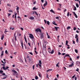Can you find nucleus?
Wrapping results in <instances>:
<instances>
[{"label":"nucleus","instance_id":"1","mask_svg":"<svg viewBox=\"0 0 80 80\" xmlns=\"http://www.w3.org/2000/svg\"><path fill=\"white\" fill-rule=\"evenodd\" d=\"M35 32H37V33H38V32H40V33H42V30H41V29H40L39 28H38L36 29V30H35Z\"/></svg>","mask_w":80,"mask_h":80},{"label":"nucleus","instance_id":"2","mask_svg":"<svg viewBox=\"0 0 80 80\" xmlns=\"http://www.w3.org/2000/svg\"><path fill=\"white\" fill-rule=\"evenodd\" d=\"M44 43H45V44L44 47H43V50H46V49H45L46 48V45L48 43V42L47 41H44Z\"/></svg>","mask_w":80,"mask_h":80},{"label":"nucleus","instance_id":"3","mask_svg":"<svg viewBox=\"0 0 80 80\" xmlns=\"http://www.w3.org/2000/svg\"><path fill=\"white\" fill-rule=\"evenodd\" d=\"M44 34V33L43 32L41 33V34L40 35V38L41 39H42L44 38V36L43 35V34Z\"/></svg>","mask_w":80,"mask_h":80},{"label":"nucleus","instance_id":"4","mask_svg":"<svg viewBox=\"0 0 80 80\" xmlns=\"http://www.w3.org/2000/svg\"><path fill=\"white\" fill-rule=\"evenodd\" d=\"M71 64L69 65V67H73V66L74 65V62H71Z\"/></svg>","mask_w":80,"mask_h":80},{"label":"nucleus","instance_id":"5","mask_svg":"<svg viewBox=\"0 0 80 80\" xmlns=\"http://www.w3.org/2000/svg\"><path fill=\"white\" fill-rule=\"evenodd\" d=\"M29 36H30L29 37H30V38L33 39L34 38V37H33V34H30Z\"/></svg>","mask_w":80,"mask_h":80},{"label":"nucleus","instance_id":"6","mask_svg":"<svg viewBox=\"0 0 80 80\" xmlns=\"http://www.w3.org/2000/svg\"><path fill=\"white\" fill-rule=\"evenodd\" d=\"M38 65L39 67H42V62L41 60H40L39 62V63L38 64Z\"/></svg>","mask_w":80,"mask_h":80},{"label":"nucleus","instance_id":"7","mask_svg":"<svg viewBox=\"0 0 80 80\" xmlns=\"http://www.w3.org/2000/svg\"><path fill=\"white\" fill-rule=\"evenodd\" d=\"M8 68H9V67L8 66H7L6 67V68H5V66L2 67V68L3 69V70H7V69H8Z\"/></svg>","mask_w":80,"mask_h":80},{"label":"nucleus","instance_id":"8","mask_svg":"<svg viewBox=\"0 0 80 80\" xmlns=\"http://www.w3.org/2000/svg\"><path fill=\"white\" fill-rule=\"evenodd\" d=\"M29 19H30V20H33L35 19V18L31 16L30 18H29Z\"/></svg>","mask_w":80,"mask_h":80},{"label":"nucleus","instance_id":"9","mask_svg":"<svg viewBox=\"0 0 80 80\" xmlns=\"http://www.w3.org/2000/svg\"><path fill=\"white\" fill-rule=\"evenodd\" d=\"M73 13L74 14V15L75 17L76 18H78V16H77V14L75 13V12H73Z\"/></svg>","mask_w":80,"mask_h":80},{"label":"nucleus","instance_id":"10","mask_svg":"<svg viewBox=\"0 0 80 80\" xmlns=\"http://www.w3.org/2000/svg\"><path fill=\"white\" fill-rule=\"evenodd\" d=\"M4 34H2L1 36V40H3V38H4Z\"/></svg>","mask_w":80,"mask_h":80},{"label":"nucleus","instance_id":"11","mask_svg":"<svg viewBox=\"0 0 80 80\" xmlns=\"http://www.w3.org/2000/svg\"><path fill=\"white\" fill-rule=\"evenodd\" d=\"M4 52V51H2L1 52V57H3V55H4V54H3V52Z\"/></svg>","mask_w":80,"mask_h":80},{"label":"nucleus","instance_id":"12","mask_svg":"<svg viewBox=\"0 0 80 80\" xmlns=\"http://www.w3.org/2000/svg\"><path fill=\"white\" fill-rule=\"evenodd\" d=\"M24 39L26 42L27 43V38H26V37L25 36V35H24Z\"/></svg>","mask_w":80,"mask_h":80},{"label":"nucleus","instance_id":"13","mask_svg":"<svg viewBox=\"0 0 80 80\" xmlns=\"http://www.w3.org/2000/svg\"><path fill=\"white\" fill-rule=\"evenodd\" d=\"M12 71V72H13L14 73L16 74L17 73V72L15 70H14L13 69Z\"/></svg>","mask_w":80,"mask_h":80},{"label":"nucleus","instance_id":"14","mask_svg":"<svg viewBox=\"0 0 80 80\" xmlns=\"http://www.w3.org/2000/svg\"><path fill=\"white\" fill-rule=\"evenodd\" d=\"M75 38H78V34H76L75 36Z\"/></svg>","mask_w":80,"mask_h":80},{"label":"nucleus","instance_id":"15","mask_svg":"<svg viewBox=\"0 0 80 80\" xmlns=\"http://www.w3.org/2000/svg\"><path fill=\"white\" fill-rule=\"evenodd\" d=\"M21 44L22 47V49H23V42H22V41H21Z\"/></svg>","mask_w":80,"mask_h":80},{"label":"nucleus","instance_id":"16","mask_svg":"<svg viewBox=\"0 0 80 80\" xmlns=\"http://www.w3.org/2000/svg\"><path fill=\"white\" fill-rule=\"evenodd\" d=\"M50 12H52V13H54V14H55V12H54V11H53V10L51 9L50 11Z\"/></svg>","mask_w":80,"mask_h":80},{"label":"nucleus","instance_id":"17","mask_svg":"<svg viewBox=\"0 0 80 80\" xmlns=\"http://www.w3.org/2000/svg\"><path fill=\"white\" fill-rule=\"evenodd\" d=\"M58 28H59L58 27H54V28L56 29V31H57V30H58Z\"/></svg>","mask_w":80,"mask_h":80},{"label":"nucleus","instance_id":"18","mask_svg":"<svg viewBox=\"0 0 80 80\" xmlns=\"http://www.w3.org/2000/svg\"><path fill=\"white\" fill-rule=\"evenodd\" d=\"M47 2H46L43 4V6L44 7H45V6H47Z\"/></svg>","mask_w":80,"mask_h":80},{"label":"nucleus","instance_id":"19","mask_svg":"<svg viewBox=\"0 0 80 80\" xmlns=\"http://www.w3.org/2000/svg\"><path fill=\"white\" fill-rule=\"evenodd\" d=\"M18 7V6H16V7L17 8H16V10L17 11H18L19 10V7Z\"/></svg>","mask_w":80,"mask_h":80},{"label":"nucleus","instance_id":"20","mask_svg":"<svg viewBox=\"0 0 80 80\" xmlns=\"http://www.w3.org/2000/svg\"><path fill=\"white\" fill-rule=\"evenodd\" d=\"M76 42L77 43H78V42H79V41L78 40V38H76Z\"/></svg>","mask_w":80,"mask_h":80},{"label":"nucleus","instance_id":"21","mask_svg":"<svg viewBox=\"0 0 80 80\" xmlns=\"http://www.w3.org/2000/svg\"><path fill=\"white\" fill-rule=\"evenodd\" d=\"M52 24H53V25H57V24L56 23H55V22H52Z\"/></svg>","mask_w":80,"mask_h":80},{"label":"nucleus","instance_id":"22","mask_svg":"<svg viewBox=\"0 0 80 80\" xmlns=\"http://www.w3.org/2000/svg\"><path fill=\"white\" fill-rule=\"evenodd\" d=\"M76 6L77 7V8H78V7H79V5H78V3H77L76 4Z\"/></svg>","mask_w":80,"mask_h":80},{"label":"nucleus","instance_id":"23","mask_svg":"<svg viewBox=\"0 0 80 80\" xmlns=\"http://www.w3.org/2000/svg\"><path fill=\"white\" fill-rule=\"evenodd\" d=\"M65 57H70V56L69 54H66L65 55Z\"/></svg>","mask_w":80,"mask_h":80},{"label":"nucleus","instance_id":"24","mask_svg":"<svg viewBox=\"0 0 80 80\" xmlns=\"http://www.w3.org/2000/svg\"><path fill=\"white\" fill-rule=\"evenodd\" d=\"M1 62H2V63H3L4 64H5L6 63V62L5 61L3 62V61L1 60Z\"/></svg>","mask_w":80,"mask_h":80},{"label":"nucleus","instance_id":"25","mask_svg":"<svg viewBox=\"0 0 80 80\" xmlns=\"http://www.w3.org/2000/svg\"><path fill=\"white\" fill-rule=\"evenodd\" d=\"M52 69H48V70H47V72H49V71H52Z\"/></svg>","mask_w":80,"mask_h":80},{"label":"nucleus","instance_id":"26","mask_svg":"<svg viewBox=\"0 0 80 80\" xmlns=\"http://www.w3.org/2000/svg\"><path fill=\"white\" fill-rule=\"evenodd\" d=\"M69 15H70V12H68V13L67 14V16L68 17H69Z\"/></svg>","mask_w":80,"mask_h":80},{"label":"nucleus","instance_id":"27","mask_svg":"<svg viewBox=\"0 0 80 80\" xmlns=\"http://www.w3.org/2000/svg\"><path fill=\"white\" fill-rule=\"evenodd\" d=\"M70 28H71V27H70V26H68V27L67 28V29L68 30H69V29H70Z\"/></svg>","mask_w":80,"mask_h":80},{"label":"nucleus","instance_id":"28","mask_svg":"<svg viewBox=\"0 0 80 80\" xmlns=\"http://www.w3.org/2000/svg\"><path fill=\"white\" fill-rule=\"evenodd\" d=\"M47 23L48 25H50V22L48 21H47Z\"/></svg>","mask_w":80,"mask_h":80},{"label":"nucleus","instance_id":"29","mask_svg":"<svg viewBox=\"0 0 80 80\" xmlns=\"http://www.w3.org/2000/svg\"><path fill=\"white\" fill-rule=\"evenodd\" d=\"M35 78L36 80H38V77L37 76H36L35 77Z\"/></svg>","mask_w":80,"mask_h":80},{"label":"nucleus","instance_id":"30","mask_svg":"<svg viewBox=\"0 0 80 80\" xmlns=\"http://www.w3.org/2000/svg\"><path fill=\"white\" fill-rule=\"evenodd\" d=\"M68 41H67V40L66 41V45H67L68 44Z\"/></svg>","mask_w":80,"mask_h":80},{"label":"nucleus","instance_id":"31","mask_svg":"<svg viewBox=\"0 0 80 80\" xmlns=\"http://www.w3.org/2000/svg\"><path fill=\"white\" fill-rule=\"evenodd\" d=\"M74 10H77V8H76V7H75V6L74 7V9H73Z\"/></svg>","mask_w":80,"mask_h":80},{"label":"nucleus","instance_id":"32","mask_svg":"<svg viewBox=\"0 0 80 80\" xmlns=\"http://www.w3.org/2000/svg\"><path fill=\"white\" fill-rule=\"evenodd\" d=\"M54 53V51L53 50H51V54H53Z\"/></svg>","mask_w":80,"mask_h":80},{"label":"nucleus","instance_id":"33","mask_svg":"<svg viewBox=\"0 0 80 80\" xmlns=\"http://www.w3.org/2000/svg\"><path fill=\"white\" fill-rule=\"evenodd\" d=\"M37 8H36L35 7H34L33 8L32 10H37Z\"/></svg>","mask_w":80,"mask_h":80},{"label":"nucleus","instance_id":"34","mask_svg":"<svg viewBox=\"0 0 80 80\" xmlns=\"http://www.w3.org/2000/svg\"><path fill=\"white\" fill-rule=\"evenodd\" d=\"M36 14V15H37V16H38V15L37 14V12L36 11H35L34 12Z\"/></svg>","mask_w":80,"mask_h":80},{"label":"nucleus","instance_id":"35","mask_svg":"<svg viewBox=\"0 0 80 80\" xmlns=\"http://www.w3.org/2000/svg\"><path fill=\"white\" fill-rule=\"evenodd\" d=\"M73 30H77V28H75V27H74Z\"/></svg>","mask_w":80,"mask_h":80},{"label":"nucleus","instance_id":"36","mask_svg":"<svg viewBox=\"0 0 80 80\" xmlns=\"http://www.w3.org/2000/svg\"><path fill=\"white\" fill-rule=\"evenodd\" d=\"M5 53L6 54H8V51H7V50H6L5 51Z\"/></svg>","mask_w":80,"mask_h":80},{"label":"nucleus","instance_id":"37","mask_svg":"<svg viewBox=\"0 0 80 80\" xmlns=\"http://www.w3.org/2000/svg\"><path fill=\"white\" fill-rule=\"evenodd\" d=\"M28 53H29V54H30V55H33V53H32V52H29Z\"/></svg>","mask_w":80,"mask_h":80},{"label":"nucleus","instance_id":"38","mask_svg":"<svg viewBox=\"0 0 80 80\" xmlns=\"http://www.w3.org/2000/svg\"><path fill=\"white\" fill-rule=\"evenodd\" d=\"M8 17H10V15H11V14L8 13Z\"/></svg>","mask_w":80,"mask_h":80},{"label":"nucleus","instance_id":"39","mask_svg":"<svg viewBox=\"0 0 80 80\" xmlns=\"http://www.w3.org/2000/svg\"><path fill=\"white\" fill-rule=\"evenodd\" d=\"M79 70V69L78 68H77V69L76 70V71H77V72H78Z\"/></svg>","mask_w":80,"mask_h":80},{"label":"nucleus","instance_id":"40","mask_svg":"<svg viewBox=\"0 0 80 80\" xmlns=\"http://www.w3.org/2000/svg\"><path fill=\"white\" fill-rule=\"evenodd\" d=\"M44 22H45V24H46L47 23V21H46V20L45 19L44 20Z\"/></svg>","mask_w":80,"mask_h":80},{"label":"nucleus","instance_id":"41","mask_svg":"<svg viewBox=\"0 0 80 80\" xmlns=\"http://www.w3.org/2000/svg\"><path fill=\"white\" fill-rule=\"evenodd\" d=\"M47 78H48V79L49 80V78L48 77V74H47Z\"/></svg>","mask_w":80,"mask_h":80},{"label":"nucleus","instance_id":"42","mask_svg":"<svg viewBox=\"0 0 80 80\" xmlns=\"http://www.w3.org/2000/svg\"><path fill=\"white\" fill-rule=\"evenodd\" d=\"M51 51H52V50H48V51L49 53H51Z\"/></svg>","mask_w":80,"mask_h":80},{"label":"nucleus","instance_id":"43","mask_svg":"<svg viewBox=\"0 0 80 80\" xmlns=\"http://www.w3.org/2000/svg\"><path fill=\"white\" fill-rule=\"evenodd\" d=\"M57 10H59V11H61V9L58 8V9H57Z\"/></svg>","mask_w":80,"mask_h":80},{"label":"nucleus","instance_id":"44","mask_svg":"<svg viewBox=\"0 0 80 80\" xmlns=\"http://www.w3.org/2000/svg\"><path fill=\"white\" fill-rule=\"evenodd\" d=\"M3 71L2 70H0V73H3Z\"/></svg>","mask_w":80,"mask_h":80},{"label":"nucleus","instance_id":"45","mask_svg":"<svg viewBox=\"0 0 80 80\" xmlns=\"http://www.w3.org/2000/svg\"><path fill=\"white\" fill-rule=\"evenodd\" d=\"M9 12H13V11L12 10H9Z\"/></svg>","mask_w":80,"mask_h":80},{"label":"nucleus","instance_id":"46","mask_svg":"<svg viewBox=\"0 0 80 80\" xmlns=\"http://www.w3.org/2000/svg\"><path fill=\"white\" fill-rule=\"evenodd\" d=\"M75 75H74L72 77V78H75Z\"/></svg>","mask_w":80,"mask_h":80},{"label":"nucleus","instance_id":"47","mask_svg":"<svg viewBox=\"0 0 80 80\" xmlns=\"http://www.w3.org/2000/svg\"><path fill=\"white\" fill-rule=\"evenodd\" d=\"M58 5H59V6H60V8H62V7H61V6H62V5H61V4H58Z\"/></svg>","mask_w":80,"mask_h":80},{"label":"nucleus","instance_id":"48","mask_svg":"<svg viewBox=\"0 0 80 80\" xmlns=\"http://www.w3.org/2000/svg\"><path fill=\"white\" fill-rule=\"evenodd\" d=\"M8 32V31H6L4 32V33L6 34V33H7V32Z\"/></svg>","mask_w":80,"mask_h":80},{"label":"nucleus","instance_id":"49","mask_svg":"<svg viewBox=\"0 0 80 80\" xmlns=\"http://www.w3.org/2000/svg\"><path fill=\"white\" fill-rule=\"evenodd\" d=\"M28 60H29V62H30V61H31V58H29Z\"/></svg>","mask_w":80,"mask_h":80},{"label":"nucleus","instance_id":"50","mask_svg":"<svg viewBox=\"0 0 80 80\" xmlns=\"http://www.w3.org/2000/svg\"><path fill=\"white\" fill-rule=\"evenodd\" d=\"M42 75L41 74H40V73H39V76L40 77H41V75Z\"/></svg>","mask_w":80,"mask_h":80},{"label":"nucleus","instance_id":"51","mask_svg":"<svg viewBox=\"0 0 80 80\" xmlns=\"http://www.w3.org/2000/svg\"><path fill=\"white\" fill-rule=\"evenodd\" d=\"M56 19H58V18H59V17H56Z\"/></svg>","mask_w":80,"mask_h":80},{"label":"nucleus","instance_id":"52","mask_svg":"<svg viewBox=\"0 0 80 80\" xmlns=\"http://www.w3.org/2000/svg\"><path fill=\"white\" fill-rule=\"evenodd\" d=\"M67 11V9H64V12H66Z\"/></svg>","mask_w":80,"mask_h":80},{"label":"nucleus","instance_id":"53","mask_svg":"<svg viewBox=\"0 0 80 80\" xmlns=\"http://www.w3.org/2000/svg\"><path fill=\"white\" fill-rule=\"evenodd\" d=\"M57 77L58 78V77H59V75H58V74H57Z\"/></svg>","mask_w":80,"mask_h":80},{"label":"nucleus","instance_id":"54","mask_svg":"<svg viewBox=\"0 0 80 80\" xmlns=\"http://www.w3.org/2000/svg\"><path fill=\"white\" fill-rule=\"evenodd\" d=\"M28 45L29 46V47H30V46H31V45H30V43L28 42Z\"/></svg>","mask_w":80,"mask_h":80},{"label":"nucleus","instance_id":"55","mask_svg":"<svg viewBox=\"0 0 80 80\" xmlns=\"http://www.w3.org/2000/svg\"><path fill=\"white\" fill-rule=\"evenodd\" d=\"M24 59L26 63H27V60H26V58H24Z\"/></svg>","mask_w":80,"mask_h":80},{"label":"nucleus","instance_id":"56","mask_svg":"<svg viewBox=\"0 0 80 80\" xmlns=\"http://www.w3.org/2000/svg\"><path fill=\"white\" fill-rule=\"evenodd\" d=\"M42 3H43L44 2V0H41Z\"/></svg>","mask_w":80,"mask_h":80},{"label":"nucleus","instance_id":"57","mask_svg":"<svg viewBox=\"0 0 80 80\" xmlns=\"http://www.w3.org/2000/svg\"><path fill=\"white\" fill-rule=\"evenodd\" d=\"M21 30H23V28H20Z\"/></svg>","mask_w":80,"mask_h":80},{"label":"nucleus","instance_id":"58","mask_svg":"<svg viewBox=\"0 0 80 80\" xmlns=\"http://www.w3.org/2000/svg\"><path fill=\"white\" fill-rule=\"evenodd\" d=\"M72 42H73V44H75V41H74L73 40H72Z\"/></svg>","mask_w":80,"mask_h":80},{"label":"nucleus","instance_id":"59","mask_svg":"<svg viewBox=\"0 0 80 80\" xmlns=\"http://www.w3.org/2000/svg\"><path fill=\"white\" fill-rule=\"evenodd\" d=\"M35 52L37 55V54L38 53H37V51H36V50H35Z\"/></svg>","mask_w":80,"mask_h":80},{"label":"nucleus","instance_id":"60","mask_svg":"<svg viewBox=\"0 0 80 80\" xmlns=\"http://www.w3.org/2000/svg\"><path fill=\"white\" fill-rule=\"evenodd\" d=\"M34 67H35V65H34L32 66V68H33V70H34Z\"/></svg>","mask_w":80,"mask_h":80},{"label":"nucleus","instance_id":"61","mask_svg":"<svg viewBox=\"0 0 80 80\" xmlns=\"http://www.w3.org/2000/svg\"><path fill=\"white\" fill-rule=\"evenodd\" d=\"M48 36V38H50V36H49V35L47 36Z\"/></svg>","mask_w":80,"mask_h":80},{"label":"nucleus","instance_id":"62","mask_svg":"<svg viewBox=\"0 0 80 80\" xmlns=\"http://www.w3.org/2000/svg\"><path fill=\"white\" fill-rule=\"evenodd\" d=\"M77 77H75V80H77Z\"/></svg>","mask_w":80,"mask_h":80},{"label":"nucleus","instance_id":"63","mask_svg":"<svg viewBox=\"0 0 80 80\" xmlns=\"http://www.w3.org/2000/svg\"><path fill=\"white\" fill-rule=\"evenodd\" d=\"M2 74L3 75H5V73H2Z\"/></svg>","mask_w":80,"mask_h":80},{"label":"nucleus","instance_id":"64","mask_svg":"<svg viewBox=\"0 0 80 80\" xmlns=\"http://www.w3.org/2000/svg\"><path fill=\"white\" fill-rule=\"evenodd\" d=\"M75 52H76L77 53H78V51L77 50H75Z\"/></svg>","mask_w":80,"mask_h":80}]
</instances>
